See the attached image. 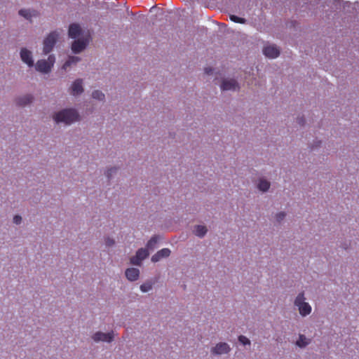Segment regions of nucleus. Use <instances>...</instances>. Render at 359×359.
Instances as JSON below:
<instances>
[{
  "instance_id": "nucleus-26",
  "label": "nucleus",
  "mask_w": 359,
  "mask_h": 359,
  "mask_svg": "<svg viewBox=\"0 0 359 359\" xmlns=\"http://www.w3.org/2000/svg\"><path fill=\"white\" fill-rule=\"evenodd\" d=\"M92 96L94 99L98 100H103L104 99V94L98 90H94L93 92Z\"/></svg>"
},
{
  "instance_id": "nucleus-18",
  "label": "nucleus",
  "mask_w": 359,
  "mask_h": 359,
  "mask_svg": "<svg viewBox=\"0 0 359 359\" xmlns=\"http://www.w3.org/2000/svg\"><path fill=\"white\" fill-rule=\"evenodd\" d=\"M299 313L302 316H306L311 312V306L307 302H304L298 307Z\"/></svg>"
},
{
  "instance_id": "nucleus-1",
  "label": "nucleus",
  "mask_w": 359,
  "mask_h": 359,
  "mask_svg": "<svg viewBox=\"0 0 359 359\" xmlns=\"http://www.w3.org/2000/svg\"><path fill=\"white\" fill-rule=\"evenodd\" d=\"M80 114H53V119L56 124L69 126L79 121Z\"/></svg>"
},
{
  "instance_id": "nucleus-19",
  "label": "nucleus",
  "mask_w": 359,
  "mask_h": 359,
  "mask_svg": "<svg viewBox=\"0 0 359 359\" xmlns=\"http://www.w3.org/2000/svg\"><path fill=\"white\" fill-rule=\"evenodd\" d=\"M271 184L270 182L265 179H259V182L257 184V188L259 190L266 192L270 188Z\"/></svg>"
},
{
  "instance_id": "nucleus-11",
  "label": "nucleus",
  "mask_w": 359,
  "mask_h": 359,
  "mask_svg": "<svg viewBox=\"0 0 359 359\" xmlns=\"http://www.w3.org/2000/svg\"><path fill=\"white\" fill-rule=\"evenodd\" d=\"M171 251L169 248H163L158 250L151 257V262L154 263L159 262L163 258H167L170 255Z\"/></svg>"
},
{
  "instance_id": "nucleus-24",
  "label": "nucleus",
  "mask_w": 359,
  "mask_h": 359,
  "mask_svg": "<svg viewBox=\"0 0 359 359\" xmlns=\"http://www.w3.org/2000/svg\"><path fill=\"white\" fill-rule=\"evenodd\" d=\"M305 302V297H304V292H300L294 300V305L297 307L300 306L302 304H304Z\"/></svg>"
},
{
  "instance_id": "nucleus-32",
  "label": "nucleus",
  "mask_w": 359,
  "mask_h": 359,
  "mask_svg": "<svg viewBox=\"0 0 359 359\" xmlns=\"http://www.w3.org/2000/svg\"><path fill=\"white\" fill-rule=\"evenodd\" d=\"M13 222L18 225L20 224L22 222V217L18 215H15L13 217Z\"/></svg>"
},
{
  "instance_id": "nucleus-33",
  "label": "nucleus",
  "mask_w": 359,
  "mask_h": 359,
  "mask_svg": "<svg viewBox=\"0 0 359 359\" xmlns=\"http://www.w3.org/2000/svg\"><path fill=\"white\" fill-rule=\"evenodd\" d=\"M297 122L300 126H304L305 124V118L304 116L297 117Z\"/></svg>"
},
{
  "instance_id": "nucleus-9",
  "label": "nucleus",
  "mask_w": 359,
  "mask_h": 359,
  "mask_svg": "<svg viewBox=\"0 0 359 359\" xmlns=\"http://www.w3.org/2000/svg\"><path fill=\"white\" fill-rule=\"evenodd\" d=\"M239 88L238 83L235 79H224L221 84L222 90H236Z\"/></svg>"
},
{
  "instance_id": "nucleus-3",
  "label": "nucleus",
  "mask_w": 359,
  "mask_h": 359,
  "mask_svg": "<svg viewBox=\"0 0 359 359\" xmlns=\"http://www.w3.org/2000/svg\"><path fill=\"white\" fill-rule=\"evenodd\" d=\"M58 34L57 32H50L43 41V51L45 54L49 53L53 48L57 38Z\"/></svg>"
},
{
  "instance_id": "nucleus-31",
  "label": "nucleus",
  "mask_w": 359,
  "mask_h": 359,
  "mask_svg": "<svg viewBox=\"0 0 359 359\" xmlns=\"http://www.w3.org/2000/svg\"><path fill=\"white\" fill-rule=\"evenodd\" d=\"M321 145V141L318 140H316L313 141L312 145L311 146V149L312 151L316 150V149L319 148Z\"/></svg>"
},
{
  "instance_id": "nucleus-5",
  "label": "nucleus",
  "mask_w": 359,
  "mask_h": 359,
  "mask_svg": "<svg viewBox=\"0 0 359 359\" xmlns=\"http://www.w3.org/2000/svg\"><path fill=\"white\" fill-rule=\"evenodd\" d=\"M114 338L113 331L107 333L98 331L94 333L92 336L93 340L96 343L100 341L110 343L114 340Z\"/></svg>"
},
{
  "instance_id": "nucleus-8",
  "label": "nucleus",
  "mask_w": 359,
  "mask_h": 359,
  "mask_svg": "<svg viewBox=\"0 0 359 359\" xmlns=\"http://www.w3.org/2000/svg\"><path fill=\"white\" fill-rule=\"evenodd\" d=\"M263 53L267 57L276 58L280 55V50L274 45H268L264 46Z\"/></svg>"
},
{
  "instance_id": "nucleus-28",
  "label": "nucleus",
  "mask_w": 359,
  "mask_h": 359,
  "mask_svg": "<svg viewBox=\"0 0 359 359\" xmlns=\"http://www.w3.org/2000/svg\"><path fill=\"white\" fill-rule=\"evenodd\" d=\"M238 341L243 345H250V340L247 338L245 336L240 335L238 337Z\"/></svg>"
},
{
  "instance_id": "nucleus-30",
  "label": "nucleus",
  "mask_w": 359,
  "mask_h": 359,
  "mask_svg": "<svg viewBox=\"0 0 359 359\" xmlns=\"http://www.w3.org/2000/svg\"><path fill=\"white\" fill-rule=\"evenodd\" d=\"M115 244V241L113 238H111L109 237H107L105 238V245L107 248H111L113 247Z\"/></svg>"
},
{
  "instance_id": "nucleus-7",
  "label": "nucleus",
  "mask_w": 359,
  "mask_h": 359,
  "mask_svg": "<svg viewBox=\"0 0 359 359\" xmlns=\"http://www.w3.org/2000/svg\"><path fill=\"white\" fill-rule=\"evenodd\" d=\"M88 43V39H79L72 43V50L74 53H79L85 49Z\"/></svg>"
},
{
  "instance_id": "nucleus-27",
  "label": "nucleus",
  "mask_w": 359,
  "mask_h": 359,
  "mask_svg": "<svg viewBox=\"0 0 359 359\" xmlns=\"http://www.w3.org/2000/svg\"><path fill=\"white\" fill-rule=\"evenodd\" d=\"M19 14L24 17L26 19H30L32 18V14L29 10L27 9H21L19 11Z\"/></svg>"
},
{
  "instance_id": "nucleus-2",
  "label": "nucleus",
  "mask_w": 359,
  "mask_h": 359,
  "mask_svg": "<svg viewBox=\"0 0 359 359\" xmlns=\"http://www.w3.org/2000/svg\"><path fill=\"white\" fill-rule=\"evenodd\" d=\"M55 63V56L50 55L48 57V60H40L36 64V69L43 73H48L50 71Z\"/></svg>"
},
{
  "instance_id": "nucleus-15",
  "label": "nucleus",
  "mask_w": 359,
  "mask_h": 359,
  "mask_svg": "<svg viewBox=\"0 0 359 359\" xmlns=\"http://www.w3.org/2000/svg\"><path fill=\"white\" fill-rule=\"evenodd\" d=\"M81 32V29L78 24H72L69 25L68 34L72 39L77 38Z\"/></svg>"
},
{
  "instance_id": "nucleus-35",
  "label": "nucleus",
  "mask_w": 359,
  "mask_h": 359,
  "mask_svg": "<svg viewBox=\"0 0 359 359\" xmlns=\"http://www.w3.org/2000/svg\"><path fill=\"white\" fill-rule=\"evenodd\" d=\"M60 112L66 113V112H76V111L73 109H63V110L60 111Z\"/></svg>"
},
{
  "instance_id": "nucleus-13",
  "label": "nucleus",
  "mask_w": 359,
  "mask_h": 359,
  "mask_svg": "<svg viewBox=\"0 0 359 359\" xmlns=\"http://www.w3.org/2000/svg\"><path fill=\"white\" fill-rule=\"evenodd\" d=\"M82 84V79H79L74 81L70 88V94L73 95H78L81 94L83 92Z\"/></svg>"
},
{
  "instance_id": "nucleus-34",
  "label": "nucleus",
  "mask_w": 359,
  "mask_h": 359,
  "mask_svg": "<svg viewBox=\"0 0 359 359\" xmlns=\"http://www.w3.org/2000/svg\"><path fill=\"white\" fill-rule=\"evenodd\" d=\"M212 72V69L210 68V67H206L205 68V72L207 74H211V72Z\"/></svg>"
},
{
  "instance_id": "nucleus-14",
  "label": "nucleus",
  "mask_w": 359,
  "mask_h": 359,
  "mask_svg": "<svg viewBox=\"0 0 359 359\" xmlns=\"http://www.w3.org/2000/svg\"><path fill=\"white\" fill-rule=\"evenodd\" d=\"M21 60L26 63L29 67L34 65L32 53L26 48H22L20 51Z\"/></svg>"
},
{
  "instance_id": "nucleus-17",
  "label": "nucleus",
  "mask_w": 359,
  "mask_h": 359,
  "mask_svg": "<svg viewBox=\"0 0 359 359\" xmlns=\"http://www.w3.org/2000/svg\"><path fill=\"white\" fill-rule=\"evenodd\" d=\"M207 231L208 229L206 226L203 225H196L193 231L194 233L201 238H203L205 236Z\"/></svg>"
},
{
  "instance_id": "nucleus-29",
  "label": "nucleus",
  "mask_w": 359,
  "mask_h": 359,
  "mask_svg": "<svg viewBox=\"0 0 359 359\" xmlns=\"http://www.w3.org/2000/svg\"><path fill=\"white\" fill-rule=\"evenodd\" d=\"M286 213L285 212H280L276 215V219L278 223H280L285 217Z\"/></svg>"
},
{
  "instance_id": "nucleus-36",
  "label": "nucleus",
  "mask_w": 359,
  "mask_h": 359,
  "mask_svg": "<svg viewBox=\"0 0 359 359\" xmlns=\"http://www.w3.org/2000/svg\"><path fill=\"white\" fill-rule=\"evenodd\" d=\"M341 248H343L344 249L346 250V249H348V243H345L342 244V245H341Z\"/></svg>"
},
{
  "instance_id": "nucleus-4",
  "label": "nucleus",
  "mask_w": 359,
  "mask_h": 359,
  "mask_svg": "<svg viewBox=\"0 0 359 359\" xmlns=\"http://www.w3.org/2000/svg\"><path fill=\"white\" fill-rule=\"evenodd\" d=\"M149 253L146 248H140L136 252L135 255L133 256L130 259V262L133 265L141 266L142 262L148 257Z\"/></svg>"
},
{
  "instance_id": "nucleus-12",
  "label": "nucleus",
  "mask_w": 359,
  "mask_h": 359,
  "mask_svg": "<svg viewBox=\"0 0 359 359\" xmlns=\"http://www.w3.org/2000/svg\"><path fill=\"white\" fill-rule=\"evenodd\" d=\"M140 270L137 268H128L125 271L126 278L130 281L134 282L140 278Z\"/></svg>"
},
{
  "instance_id": "nucleus-16",
  "label": "nucleus",
  "mask_w": 359,
  "mask_h": 359,
  "mask_svg": "<svg viewBox=\"0 0 359 359\" xmlns=\"http://www.w3.org/2000/svg\"><path fill=\"white\" fill-rule=\"evenodd\" d=\"M311 342V339H307L304 334H299V339L297 340L295 344L297 346L303 348L308 346Z\"/></svg>"
},
{
  "instance_id": "nucleus-22",
  "label": "nucleus",
  "mask_w": 359,
  "mask_h": 359,
  "mask_svg": "<svg viewBox=\"0 0 359 359\" xmlns=\"http://www.w3.org/2000/svg\"><path fill=\"white\" fill-rule=\"evenodd\" d=\"M118 170V167H116V166H114V167H111V168H108L105 172V175H106L107 180L109 181H110L113 178L114 175L117 173Z\"/></svg>"
},
{
  "instance_id": "nucleus-25",
  "label": "nucleus",
  "mask_w": 359,
  "mask_h": 359,
  "mask_svg": "<svg viewBox=\"0 0 359 359\" xmlns=\"http://www.w3.org/2000/svg\"><path fill=\"white\" fill-rule=\"evenodd\" d=\"M229 18L231 21L236 23L245 24L246 22V20L245 18L238 17L235 15H230Z\"/></svg>"
},
{
  "instance_id": "nucleus-23",
  "label": "nucleus",
  "mask_w": 359,
  "mask_h": 359,
  "mask_svg": "<svg viewBox=\"0 0 359 359\" xmlns=\"http://www.w3.org/2000/svg\"><path fill=\"white\" fill-rule=\"evenodd\" d=\"M78 61H79V57L75 56L69 57L63 65L62 68L67 69V67H70L72 64L76 63Z\"/></svg>"
},
{
  "instance_id": "nucleus-6",
  "label": "nucleus",
  "mask_w": 359,
  "mask_h": 359,
  "mask_svg": "<svg viewBox=\"0 0 359 359\" xmlns=\"http://www.w3.org/2000/svg\"><path fill=\"white\" fill-rule=\"evenodd\" d=\"M230 346L226 342H219L211 348L210 353L213 355L227 354L231 351Z\"/></svg>"
},
{
  "instance_id": "nucleus-20",
  "label": "nucleus",
  "mask_w": 359,
  "mask_h": 359,
  "mask_svg": "<svg viewBox=\"0 0 359 359\" xmlns=\"http://www.w3.org/2000/svg\"><path fill=\"white\" fill-rule=\"evenodd\" d=\"M160 237L158 236H154L151 238V239L147 243V248L148 250H153L156 248L157 243L159 240Z\"/></svg>"
},
{
  "instance_id": "nucleus-10",
  "label": "nucleus",
  "mask_w": 359,
  "mask_h": 359,
  "mask_svg": "<svg viewBox=\"0 0 359 359\" xmlns=\"http://www.w3.org/2000/svg\"><path fill=\"white\" fill-rule=\"evenodd\" d=\"M34 97L31 94H25L15 98V103L19 107H25L32 102Z\"/></svg>"
},
{
  "instance_id": "nucleus-21",
  "label": "nucleus",
  "mask_w": 359,
  "mask_h": 359,
  "mask_svg": "<svg viewBox=\"0 0 359 359\" xmlns=\"http://www.w3.org/2000/svg\"><path fill=\"white\" fill-rule=\"evenodd\" d=\"M153 285L154 283L151 280H147L140 285V289L142 292H147L152 290Z\"/></svg>"
}]
</instances>
